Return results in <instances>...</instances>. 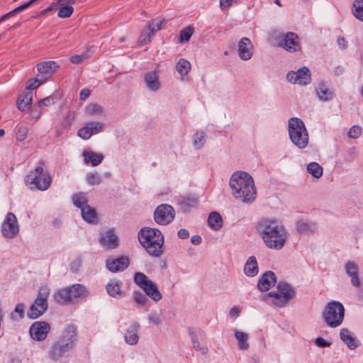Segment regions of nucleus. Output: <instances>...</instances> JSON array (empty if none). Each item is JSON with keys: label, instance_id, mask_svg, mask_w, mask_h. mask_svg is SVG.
I'll return each mask as SVG.
<instances>
[{"label": "nucleus", "instance_id": "1", "mask_svg": "<svg viewBox=\"0 0 363 363\" xmlns=\"http://www.w3.org/2000/svg\"><path fill=\"white\" fill-rule=\"evenodd\" d=\"M256 230L264 245L271 250H281L288 238L285 228L274 219H261L257 223Z\"/></svg>", "mask_w": 363, "mask_h": 363}, {"label": "nucleus", "instance_id": "2", "mask_svg": "<svg viewBox=\"0 0 363 363\" xmlns=\"http://www.w3.org/2000/svg\"><path fill=\"white\" fill-rule=\"evenodd\" d=\"M229 185L232 194L243 203H252L256 198V189L252 176L245 172L238 171L230 177Z\"/></svg>", "mask_w": 363, "mask_h": 363}, {"label": "nucleus", "instance_id": "3", "mask_svg": "<svg viewBox=\"0 0 363 363\" xmlns=\"http://www.w3.org/2000/svg\"><path fill=\"white\" fill-rule=\"evenodd\" d=\"M78 340L77 328L69 324L61 335L53 340L49 350V357L53 361H59L66 353L72 350Z\"/></svg>", "mask_w": 363, "mask_h": 363}, {"label": "nucleus", "instance_id": "4", "mask_svg": "<svg viewBox=\"0 0 363 363\" xmlns=\"http://www.w3.org/2000/svg\"><path fill=\"white\" fill-rule=\"evenodd\" d=\"M138 240L150 255L159 257L162 254L164 237L158 229L143 228L138 233Z\"/></svg>", "mask_w": 363, "mask_h": 363}, {"label": "nucleus", "instance_id": "5", "mask_svg": "<svg viewBox=\"0 0 363 363\" xmlns=\"http://www.w3.org/2000/svg\"><path fill=\"white\" fill-rule=\"evenodd\" d=\"M289 134L291 142L300 149L308 143V134L303 122L298 118L289 120Z\"/></svg>", "mask_w": 363, "mask_h": 363}, {"label": "nucleus", "instance_id": "6", "mask_svg": "<svg viewBox=\"0 0 363 363\" xmlns=\"http://www.w3.org/2000/svg\"><path fill=\"white\" fill-rule=\"evenodd\" d=\"M296 295V290L289 284L280 282L277 286L276 291L269 292L263 296V299L267 297L273 298L272 303L279 308L284 307L288 302L294 298Z\"/></svg>", "mask_w": 363, "mask_h": 363}, {"label": "nucleus", "instance_id": "7", "mask_svg": "<svg viewBox=\"0 0 363 363\" xmlns=\"http://www.w3.org/2000/svg\"><path fill=\"white\" fill-rule=\"evenodd\" d=\"M344 316V306L340 302L336 301L328 302L323 313L325 322L330 328H337L340 325Z\"/></svg>", "mask_w": 363, "mask_h": 363}, {"label": "nucleus", "instance_id": "8", "mask_svg": "<svg viewBox=\"0 0 363 363\" xmlns=\"http://www.w3.org/2000/svg\"><path fill=\"white\" fill-rule=\"evenodd\" d=\"M26 182L32 185L31 189L45 191L50 187L52 177L48 172H44L43 167L38 166L26 176Z\"/></svg>", "mask_w": 363, "mask_h": 363}, {"label": "nucleus", "instance_id": "9", "mask_svg": "<svg viewBox=\"0 0 363 363\" xmlns=\"http://www.w3.org/2000/svg\"><path fill=\"white\" fill-rule=\"evenodd\" d=\"M50 289L47 286L40 287L38 296L30 306L27 315L30 319H36L43 315L48 308Z\"/></svg>", "mask_w": 363, "mask_h": 363}, {"label": "nucleus", "instance_id": "10", "mask_svg": "<svg viewBox=\"0 0 363 363\" xmlns=\"http://www.w3.org/2000/svg\"><path fill=\"white\" fill-rule=\"evenodd\" d=\"M135 282L143 289L146 296L157 302L162 299V296L157 286L151 280L148 279L145 274H134Z\"/></svg>", "mask_w": 363, "mask_h": 363}, {"label": "nucleus", "instance_id": "11", "mask_svg": "<svg viewBox=\"0 0 363 363\" xmlns=\"http://www.w3.org/2000/svg\"><path fill=\"white\" fill-rule=\"evenodd\" d=\"M175 216L174 208L169 204H162L154 212V219L160 225L170 223Z\"/></svg>", "mask_w": 363, "mask_h": 363}, {"label": "nucleus", "instance_id": "12", "mask_svg": "<svg viewBox=\"0 0 363 363\" xmlns=\"http://www.w3.org/2000/svg\"><path fill=\"white\" fill-rule=\"evenodd\" d=\"M19 232L17 218L13 213H8L1 225V233L6 238H15Z\"/></svg>", "mask_w": 363, "mask_h": 363}, {"label": "nucleus", "instance_id": "13", "mask_svg": "<svg viewBox=\"0 0 363 363\" xmlns=\"http://www.w3.org/2000/svg\"><path fill=\"white\" fill-rule=\"evenodd\" d=\"M50 330V325L45 321L34 322L30 327L29 333L32 339L37 341L45 340Z\"/></svg>", "mask_w": 363, "mask_h": 363}, {"label": "nucleus", "instance_id": "14", "mask_svg": "<svg viewBox=\"0 0 363 363\" xmlns=\"http://www.w3.org/2000/svg\"><path fill=\"white\" fill-rule=\"evenodd\" d=\"M286 79L293 84L306 85L311 82V73L308 67H303L296 72H289L286 74Z\"/></svg>", "mask_w": 363, "mask_h": 363}, {"label": "nucleus", "instance_id": "15", "mask_svg": "<svg viewBox=\"0 0 363 363\" xmlns=\"http://www.w3.org/2000/svg\"><path fill=\"white\" fill-rule=\"evenodd\" d=\"M104 124L101 122H89L77 131V135L83 140L89 139L93 135L102 130Z\"/></svg>", "mask_w": 363, "mask_h": 363}, {"label": "nucleus", "instance_id": "16", "mask_svg": "<svg viewBox=\"0 0 363 363\" xmlns=\"http://www.w3.org/2000/svg\"><path fill=\"white\" fill-rule=\"evenodd\" d=\"M286 51L294 52L301 50L298 36L293 32L287 33L284 38L283 43L280 44Z\"/></svg>", "mask_w": 363, "mask_h": 363}, {"label": "nucleus", "instance_id": "17", "mask_svg": "<svg viewBox=\"0 0 363 363\" xmlns=\"http://www.w3.org/2000/svg\"><path fill=\"white\" fill-rule=\"evenodd\" d=\"M238 55L242 60H250L253 55V45L247 38H242L238 42Z\"/></svg>", "mask_w": 363, "mask_h": 363}, {"label": "nucleus", "instance_id": "18", "mask_svg": "<svg viewBox=\"0 0 363 363\" xmlns=\"http://www.w3.org/2000/svg\"><path fill=\"white\" fill-rule=\"evenodd\" d=\"M37 70L39 74L43 76V79H46L52 77L54 72L59 67L57 63L55 61H45L37 65Z\"/></svg>", "mask_w": 363, "mask_h": 363}, {"label": "nucleus", "instance_id": "19", "mask_svg": "<svg viewBox=\"0 0 363 363\" xmlns=\"http://www.w3.org/2000/svg\"><path fill=\"white\" fill-rule=\"evenodd\" d=\"M128 265L129 259L124 256L116 259H108L106 261V267L111 272L124 271Z\"/></svg>", "mask_w": 363, "mask_h": 363}, {"label": "nucleus", "instance_id": "20", "mask_svg": "<svg viewBox=\"0 0 363 363\" xmlns=\"http://www.w3.org/2000/svg\"><path fill=\"white\" fill-rule=\"evenodd\" d=\"M140 324L137 322L131 323L125 333V341L130 345H135L139 340L138 332L140 330Z\"/></svg>", "mask_w": 363, "mask_h": 363}, {"label": "nucleus", "instance_id": "21", "mask_svg": "<svg viewBox=\"0 0 363 363\" xmlns=\"http://www.w3.org/2000/svg\"><path fill=\"white\" fill-rule=\"evenodd\" d=\"M277 283L275 274H262L257 283V288L261 291L269 290Z\"/></svg>", "mask_w": 363, "mask_h": 363}, {"label": "nucleus", "instance_id": "22", "mask_svg": "<svg viewBox=\"0 0 363 363\" xmlns=\"http://www.w3.org/2000/svg\"><path fill=\"white\" fill-rule=\"evenodd\" d=\"M100 243L107 249H113L118 245V237L112 230L101 234Z\"/></svg>", "mask_w": 363, "mask_h": 363}, {"label": "nucleus", "instance_id": "23", "mask_svg": "<svg viewBox=\"0 0 363 363\" xmlns=\"http://www.w3.org/2000/svg\"><path fill=\"white\" fill-rule=\"evenodd\" d=\"M340 337L350 350H354L360 345L358 339L353 336L347 328H342L340 330Z\"/></svg>", "mask_w": 363, "mask_h": 363}, {"label": "nucleus", "instance_id": "24", "mask_svg": "<svg viewBox=\"0 0 363 363\" xmlns=\"http://www.w3.org/2000/svg\"><path fill=\"white\" fill-rule=\"evenodd\" d=\"M144 80L147 87L152 91H157L160 88V82L159 80V74L157 71H152L146 73Z\"/></svg>", "mask_w": 363, "mask_h": 363}, {"label": "nucleus", "instance_id": "25", "mask_svg": "<svg viewBox=\"0 0 363 363\" xmlns=\"http://www.w3.org/2000/svg\"><path fill=\"white\" fill-rule=\"evenodd\" d=\"M121 281L116 279H112L106 285L108 294L113 297L121 298L125 296V293L121 290Z\"/></svg>", "mask_w": 363, "mask_h": 363}, {"label": "nucleus", "instance_id": "26", "mask_svg": "<svg viewBox=\"0 0 363 363\" xmlns=\"http://www.w3.org/2000/svg\"><path fill=\"white\" fill-rule=\"evenodd\" d=\"M316 94L318 98L322 101H331L334 96L333 92L323 83H320L318 85Z\"/></svg>", "mask_w": 363, "mask_h": 363}, {"label": "nucleus", "instance_id": "27", "mask_svg": "<svg viewBox=\"0 0 363 363\" xmlns=\"http://www.w3.org/2000/svg\"><path fill=\"white\" fill-rule=\"evenodd\" d=\"M84 162L86 163H91L93 167H96L101 163L104 160L102 154L96 153L92 151L84 150L83 152Z\"/></svg>", "mask_w": 363, "mask_h": 363}, {"label": "nucleus", "instance_id": "28", "mask_svg": "<svg viewBox=\"0 0 363 363\" xmlns=\"http://www.w3.org/2000/svg\"><path fill=\"white\" fill-rule=\"evenodd\" d=\"M235 337L238 340V346L240 350L245 351L249 349V335L247 333L235 330Z\"/></svg>", "mask_w": 363, "mask_h": 363}, {"label": "nucleus", "instance_id": "29", "mask_svg": "<svg viewBox=\"0 0 363 363\" xmlns=\"http://www.w3.org/2000/svg\"><path fill=\"white\" fill-rule=\"evenodd\" d=\"M55 301L62 305H67L72 303L68 287L60 289L55 295Z\"/></svg>", "mask_w": 363, "mask_h": 363}, {"label": "nucleus", "instance_id": "30", "mask_svg": "<svg viewBox=\"0 0 363 363\" xmlns=\"http://www.w3.org/2000/svg\"><path fill=\"white\" fill-rule=\"evenodd\" d=\"M68 289L72 302L76 298L85 296L87 293L85 286L79 284H73L72 286L68 287Z\"/></svg>", "mask_w": 363, "mask_h": 363}, {"label": "nucleus", "instance_id": "31", "mask_svg": "<svg viewBox=\"0 0 363 363\" xmlns=\"http://www.w3.org/2000/svg\"><path fill=\"white\" fill-rule=\"evenodd\" d=\"M32 101L31 94H26L18 98L17 101V108L21 111L25 112L31 108Z\"/></svg>", "mask_w": 363, "mask_h": 363}, {"label": "nucleus", "instance_id": "32", "mask_svg": "<svg viewBox=\"0 0 363 363\" xmlns=\"http://www.w3.org/2000/svg\"><path fill=\"white\" fill-rule=\"evenodd\" d=\"M81 214L83 219L87 223H94L97 220L96 211L90 206H84L81 210Z\"/></svg>", "mask_w": 363, "mask_h": 363}, {"label": "nucleus", "instance_id": "33", "mask_svg": "<svg viewBox=\"0 0 363 363\" xmlns=\"http://www.w3.org/2000/svg\"><path fill=\"white\" fill-rule=\"evenodd\" d=\"M208 225L213 230H219L222 227V218L220 215L214 211L210 213L208 218Z\"/></svg>", "mask_w": 363, "mask_h": 363}, {"label": "nucleus", "instance_id": "34", "mask_svg": "<svg viewBox=\"0 0 363 363\" xmlns=\"http://www.w3.org/2000/svg\"><path fill=\"white\" fill-rule=\"evenodd\" d=\"M176 69L183 79L191 70V64L186 59L181 58L176 65Z\"/></svg>", "mask_w": 363, "mask_h": 363}, {"label": "nucleus", "instance_id": "35", "mask_svg": "<svg viewBox=\"0 0 363 363\" xmlns=\"http://www.w3.org/2000/svg\"><path fill=\"white\" fill-rule=\"evenodd\" d=\"M352 13L359 21L363 22V0H354L352 4Z\"/></svg>", "mask_w": 363, "mask_h": 363}, {"label": "nucleus", "instance_id": "36", "mask_svg": "<svg viewBox=\"0 0 363 363\" xmlns=\"http://www.w3.org/2000/svg\"><path fill=\"white\" fill-rule=\"evenodd\" d=\"M85 113L89 116H101L104 113V108L98 104H91L86 107Z\"/></svg>", "mask_w": 363, "mask_h": 363}, {"label": "nucleus", "instance_id": "37", "mask_svg": "<svg viewBox=\"0 0 363 363\" xmlns=\"http://www.w3.org/2000/svg\"><path fill=\"white\" fill-rule=\"evenodd\" d=\"M307 171L315 178H320L323 175V168L317 162H310L307 165Z\"/></svg>", "mask_w": 363, "mask_h": 363}, {"label": "nucleus", "instance_id": "38", "mask_svg": "<svg viewBox=\"0 0 363 363\" xmlns=\"http://www.w3.org/2000/svg\"><path fill=\"white\" fill-rule=\"evenodd\" d=\"M72 201L74 205L81 210L84 208V206H88L87 199L84 194L82 192L74 194L72 196Z\"/></svg>", "mask_w": 363, "mask_h": 363}, {"label": "nucleus", "instance_id": "39", "mask_svg": "<svg viewBox=\"0 0 363 363\" xmlns=\"http://www.w3.org/2000/svg\"><path fill=\"white\" fill-rule=\"evenodd\" d=\"M206 142V133L203 131L196 132L193 136L194 146L199 150L202 148Z\"/></svg>", "mask_w": 363, "mask_h": 363}, {"label": "nucleus", "instance_id": "40", "mask_svg": "<svg viewBox=\"0 0 363 363\" xmlns=\"http://www.w3.org/2000/svg\"><path fill=\"white\" fill-rule=\"evenodd\" d=\"M244 269L245 272H258L257 262L254 256H251L248 258Z\"/></svg>", "mask_w": 363, "mask_h": 363}, {"label": "nucleus", "instance_id": "41", "mask_svg": "<svg viewBox=\"0 0 363 363\" xmlns=\"http://www.w3.org/2000/svg\"><path fill=\"white\" fill-rule=\"evenodd\" d=\"M162 21L159 20H153L148 23L145 30L151 35H153L157 31L161 28Z\"/></svg>", "mask_w": 363, "mask_h": 363}, {"label": "nucleus", "instance_id": "42", "mask_svg": "<svg viewBox=\"0 0 363 363\" xmlns=\"http://www.w3.org/2000/svg\"><path fill=\"white\" fill-rule=\"evenodd\" d=\"M133 296L134 301L140 306H145L148 302V298L146 295L140 291H135Z\"/></svg>", "mask_w": 363, "mask_h": 363}, {"label": "nucleus", "instance_id": "43", "mask_svg": "<svg viewBox=\"0 0 363 363\" xmlns=\"http://www.w3.org/2000/svg\"><path fill=\"white\" fill-rule=\"evenodd\" d=\"M28 133V128L24 125L18 127L16 132V139L18 142H23L26 138Z\"/></svg>", "mask_w": 363, "mask_h": 363}, {"label": "nucleus", "instance_id": "44", "mask_svg": "<svg viewBox=\"0 0 363 363\" xmlns=\"http://www.w3.org/2000/svg\"><path fill=\"white\" fill-rule=\"evenodd\" d=\"M193 33H194V28L191 27L189 26L184 29H182L180 31V42L181 43L189 42Z\"/></svg>", "mask_w": 363, "mask_h": 363}, {"label": "nucleus", "instance_id": "45", "mask_svg": "<svg viewBox=\"0 0 363 363\" xmlns=\"http://www.w3.org/2000/svg\"><path fill=\"white\" fill-rule=\"evenodd\" d=\"M297 229L299 232H307V231H313L315 226L313 223H309L303 220H300L297 223L296 225Z\"/></svg>", "mask_w": 363, "mask_h": 363}, {"label": "nucleus", "instance_id": "46", "mask_svg": "<svg viewBox=\"0 0 363 363\" xmlns=\"http://www.w3.org/2000/svg\"><path fill=\"white\" fill-rule=\"evenodd\" d=\"M44 79L43 78H33L30 79L26 84V89L28 90H34L37 89L40 84L44 82Z\"/></svg>", "mask_w": 363, "mask_h": 363}, {"label": "nucleus", "instance_id": "47", "mask_svg": "<svg viewBox=\"0 0 363 363\" xmlns=\"http://www.w3.org/2000/svg\"><path fill=\"white\" fill-rule=\"evenodd\" d=\"M74 11V9L71 6H65L60 8L58 11V16L60 18H68L69 17Z\"/></svg>", "mask_w": 363, "mask_h": 363}, {"label": "nucleus", "instance_id": "48", "mask_svg": "<svg viewBox=\"0 0 363 363\" xmlns=\"http://www.w3.org/2000/svg\"><path fill=\"white\" fill-rule=\"evenodd\" d=\"M86 181L90 185H98L101 182V178L97 172H91L87 174Z\"/></svg>", "mask_w": 363, "mask_h": 363}, {"label": "nucleus", "instance_id": "49", "mask_svg": "<svg viewBox=\"0 0 363 363\" xmlns=\"http://www.w3.org/2000/svg\"><path fill=\"white\" fill-rule=\"evenodd\" d=\"M151 35L145 30V28L142 31L139 38L138 43L140 45H147L150 42Z\"/></svg>", "mask_w": 363, "mask_h": 363}, {"label": "nucleus", "instance_id": "50", "mask_svg": "<svg viewBox=\"0 0 363 363\" xmlns=\"http://www.w3.org/2000/svg\"><path fill=\"white\" fill-rule=\"evenodd\" d=\"M196 204H197V199L195 198H186V199H184L182 202V208L184 210H188L190 208H193V207L196 206Z\"/></svg>", "mask_w": 363, "mask_h": 363}, {"label": "nucleus", "instance_id": "51", "mask_svg": "<svg viewBox=\"0 0 363 363\" xmlns=\"http://www.w3.org/2000/svg\"><path fill=\"white\" fill-rule=\"evenodd\" d=\"M362 134V128L359 125H353L348 132V136L351 138H358Z\"/></svg>", "mask_w": 363, "mask_h": 363}, {"label": "nucleus", "instance_id": "52", "mask_svg": "<svg viewBox=\"0 0 363 363\" xmlns=\"http://www.w3.org/2000/svg\"><path fill=\"white\" fill-rule=\"evenodd\" d=\"M54 103H55L54 100L52 98H50V96H48L45 99L39 100L36 103V108H40L43 106H48L53 104Z\"/></svg>", "mask_w": 363, "mask_h": 363}, {"label": "nucleus", "instance_id": "53", "mask_svg": "<svg viewBox=\"0 0 363 363\" xmlns=\"http://www.w3.org/2000/svg\"><path fill=\"white\" fill-rule=\"evenodd\" d=\"M26 306L23 303H18L14 309V312L18 314V318L23 319L24 318Z\"/></svg>", "mask_w": 363, "mask_h": 363}, {"label": "nucleus", "instance_id": "54", "mask_svg": "<svg viewBox=\"0 0 363 363\" xmlns=\"http://www.w3.org/2000/svg\"><path fill=\"white\" fill-rule=\"evenodd\" d=\"M346 272H357L359 267L354 262H347L345 265Z\"/></svg>", "mask_w": 363, "mask_h": 363}, {"label": "nucleus", "instance_id": "55", "mask_svg": "<svg viewBox=\"0 0 363 363\" xmlns=\"http://www.w3.org/2000/svg\"><path fill=\"white\" fill-rule=\"evenodd\" d=\"M192 345L194 350L199 351L203 354H207L208 351V347L206 345H201L199 340L194 341Z\"/></svg>", "mask_w": 363, "mask_h": 363}, {"label": "nucleus", "instance_id": "56", "mask_svg": "<svg viewBox=\"0 0 363 363\" xmlns=\"http://www.w3.org/2000/svg\"><path fill=\"white\" fill-rule=\"evenodd\" d=\"M43 109L42 106L40 108H36V104H35L32 108L31 116L36 121L40 118L41 115L43 114Z\"/></svg>", "mask_w": 363, "mask_h": 363}, {"label": "nucleus", "instance_id": "57", "mask_svg": "<svg viewBox=\"0 0 363 363\" xmlns=\"http://www.w3.org/2000/svg\"><path fill=\"white\" fill-rule=\"evenodd\" d=\"M315 343L320 347H330L331 343L323 337H317L315 340Z\"/></svg>", "mask_w": 363, "mask_h": 363}, {"label": "nucleus", "instance_id": "58", "mask_svg": "<svg viewBox=\"0 0 363 363\" xmlns=\"http://www.w3.org/2000/svg\"><path fill=\"white\" fill-rule=\"evenodd\" d=\"M85 58V55H74L70 57V62L73 64H80Z\"/></svg>", "mask_w": 363, "mask_h": 363}, {"label": "nucleus", "instance_id": "59", "mask_svg": "<svg viewBox=\"0 0 363 363\" xmlns=\"http://www.w3.org/2000/svg\"><path fill=\"white\" fill-rule=\"evenodd\" d=\"M349 275L350 276L352 284L356 287L359 286L360 280L358 277V274H349Z\"/></svg>", "mask_w": 363, "mask_h": 363}, {"label": "nucleus", "instance_id": "60", "mask_svg": "<svg viewBox=\"0 0 363 363\" xmlns=\"http://www.w3.org/2000/svg\"><path fill=\"white\" fill-rule=\"evenodd\" d=\"M178 237L181 239H186L189 237V233L186 229L182 228L177 233Z\"/></svg>", "mask_w": 363, "mask_h": 363}, {"label": "nucleus", "instance_id": "61", "mask_svg": "<svg viewBox=\"0 0 363 363\" xmlns=\"http://www.w3.org/2000/svg\"><path fill=\"white\" fill-rule=\"evenodd\" d=\"M337 45L341 49H345L347 46V42L343 37H340L337 38Z\"/></svg>", "mask_w": 363, "mask_h": 363}, {"label": "nucleus", "instance_id": "62", "mask_svg": "<svg viewBox=\"0 0 363 363\" xmlns=\"http://www.w3.org/2000/svg\"><path fill=\"white\" fill-rule=\"evenodd\" d=\"M232 1L233 0H220V6L221 9L224 10L229 7L232 4Z\"/></svg>", "mask_w": 363, "mask_h": 363}, {"label": "nucleus", "instance_id": "63", "mask_svg": "<svg viewBox=\"0 0 363 363\" xmlns=\"http://www.w3.org/2000/svg\"><path fill=\"white\" fill-rule=\"evenodd\" d=\"M90 95V91L88 89H83L80 91V99L85 100Z\"/></svg>", "mask_w": 363, "mask_h": 363}, {"label": "nucleus", "instance_id": "64", "mask_svg": "<svg viewBox=\"0 0 363 363\" xmlns=\"http://www.w3.org/2000/svg\"><path fill=\"white\" fill-rule=\"evenodd\" d=\"M148 319L157 325L161 323L160 317L156 315H150Z\"/></svg>", "mask_w": 363, "mask_h": 363}]
</instances>
